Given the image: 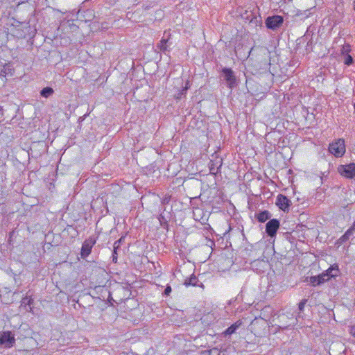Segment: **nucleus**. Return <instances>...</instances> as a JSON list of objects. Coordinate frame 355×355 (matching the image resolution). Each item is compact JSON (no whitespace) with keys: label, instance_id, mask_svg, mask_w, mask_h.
Masks as SVG:
<instances>
[{"label":"nucleus","instance_id":"f257e3e1","mask_svg":"<svg viewBox=\"0 0 355 355\" xmlns=\"http://www.w3.org/2000/svg\"><path fill=\"white\" fill-rule=\"evenodd\" d=\"M329 152L337 157H342L345 153V141L343 139H339L334 142H332L329 147Z\"/></svg>","mask_w":355,"mask_h":355},{"label":"nucleus","instance_id":"f03ea898","mask_svg":"<svg viewBox=\"0 0 355 355\" xmlns=\"http://www.w3.org/2000/svg\"><path fill=\"white\" fill-rule=\"evenodd\" d=\"M256 51L258 56H260V62L263 65H270V53L268 48L265 46H258L252 48L250 52Z\"/></svg>","mask_w":355,"mask_h":355},{"label":"nucleus","instance_id":"7ed1b4c3","mask_svg":"<svg viewBox=\"0 0 355 355\" xmlns=\"http://www.w3.org/2000/svg\"><path fill=\"white\" fill-rule=\"evenodd\" d=\"M284 22L283 17L280 15H273L268 17L265 21L266 26L271 30H276L280 27Z\"/></svg>","mask_w":355,"mask_h":355},{"label":"nucleus","instance_id":"20e7f679","mask_svg":"<svg viewBox=\"0 0 355 355\" xmlns=\"http://www.w3.org/2000/svg\"><path fill=\"white\" fill-rule=\"evenodd\" d=\"M279 226L280 223L279 220L275 218L270 219L266 225V232L267 235L270 238L275 237Z\"/></svg>","mask_w":355,"mask_h":355},{"label":"nucleus","instance_id":"39448f33","mask_svg":"<svg viewBox=\"0 0 355 355\" xmlns=\"http://www.w3.org/2000/svg\"><path fill=\"white\" fill-rule=\"evenodd\" d=\"M224 80L230 88H232L236 85V76L234 72L230 68L224 67L221 71Z\"/></svg>","mask_w":355,"mask_h":355},{"label":"nucleus","instance_id":"423d86ee","mask_svg":"<svg viewBox=\"0 0 355 355\" xmlns=\"http://www.w3.org/2000/svg\"><path fill=\"white\" fill-rule=\"evenodd\" d=\"M95 243L96 239L92 237H89L83 243L80 252L82 258L85 259L90 254L92 249Z\"/></svg>","mask_w":355,"mask_h":355},{"label":"nucleus","instance_id":"0eeeda50","mask_svg":"<svg viewBox=\"0 0 355 355\" xmlns=\"http://www.w3.org/2000/svg\"><path fill=\"white\" fill-rule=\"evenodd\" d=\"M339 172L345 178L352 179L355 176V164L351 163L345 166H340Z\"/></svg>","mask_w":355,"mask_h":355},{"label":"nucleus","instance_id":"6e6552de","mask_svg":"<svg viewBox=\"0 0 355 355\" xmlns=\"http://www.w3.org/2000/svg\"><path fill=\"white\" fill-rule=\"evenodd\" d=\"M276 205L282 211H288L291 205V202L286 196L279 194L277 197Z\"/></svg>","mask_w":355,"mask_h":355},{"label":"nucleus","instance_id":"1a4fd4ad","mask_svg":"<svg viewBox=\"0 0 355 355\" xmlns=\"http://www.w3.org/2000/svg\"><path fill=\"white\" fill-rule=\"evenodd\" d=\"M340 273L338 266L337 264H334L331 266L327 270L323 272L321 275L323 278L327 279V281L331 278L336 277L338 276Z\"/></svg>","mask_w":355,"mask_h":355},{"label":"nucleus","instance_id":"9d476101","mask_svg":"<svg viewBox=\"0 0 355 355\" xmlns=\"http://www.w3.org/2000/svg\"><path fill=\"white\" fill-rule=\"evenodd\" d=\"M15 339L10 331H4L0 336V344L11 347L15 343Z\"/></svg>","mask_w":355,"mask_h":355},{"label":"nucleus","instance_id":"9b49d317","mask_svg":"<svg viewBox=\"0 0 355 355\" xmlns=\"http://www.w3.org/2000/svg\"><path fill=\"white\" fill-rule=\"evenodd\" d=\"M221 166H222V159L216 161V162L211 160L209 165L210 174L216 175L219 172V170H220Z\"/></svg>","mask_w":355,"mask_h":355},{"label":"nucleus","instance_id":"f8f14e48","mask_svg":"<svg viewBox=\"0 0 355 355\" xmlns=\"http://www.w3.org/2000/svg\"><path fill=\"white\" fill-rule=\"evenodd\" d=\"M242 324V322L241 320H238L234 324H232L230 327H229L227 329H226L223 332V334L226 336H230L233 334H234L236 331V329L241 327Z\"/></svg>","mask_w":355,"mask_h":355},{"label":"nucleus","instance_id":"ddd939ff","mask_svg":"<svg viewBox=\"0 0 355 355\" xmlns=\"http://www.w3.org/2000/svg\"><path fill=\"white\" fill-rule=\"evenodd\" d=\"M354 233V232L352 231V229L349 228L345 233L337 240L336 244L339 245H343L349 239L350 236H352Z\"/></svg>","mask_w":355,"mask_h":355},{"label":"nucleus","instance_id":"4468645a","mask_svg":"<svg viewBox=\"0 0 355 355\" xmlns=\"http://www.w3.org/2000/svg\"><path fill=\"white\" fill-rule=\"evenodd\" d=\"M326 282H327V279L323 278L321 274L317 276H312L310 277V282L314 286L321 285Z\"/></svg>","mask_w":355,"mask_h":355},{"label":"nucleus","instance_id":"2eb2a0df","mask_svg":"<svg viewBox=\"0 0 355 355\" xmlns=\"http://www.w3.org/2000/svg\"><path fill=\"white\" fill-rule=\"evenodd\" d=\"M270 217L271 214L267 210L260 211L257 214V219L260 223L266 222L267 220L270 219Z\"/></svg>","mask_w":355,"mask_h":355},{"label":"nucleus","instance_id":"dca6fc26","mask_svg":"<svg viewBox=\"0 0 355 355\" xmlns=\"http://www.w3.org/2000/svg\"><path fill=\"white\" fill-rule=\"evenodd\" d=\"M12 70V67L10 63L3 65L0 68V76L5 77L7 74L11 73Z\"/></svg>","mask_w":355,"mask_h":355},{"label":"nucleus","instance_id":"f3484780","mask_svg":"<svg viewBox=\"0 0 355 355\" xmlns=\"http://www.w3.org/2000/svg\"><path fill=\"white\" fill-rule=\"evenodd\" d=\"M168 39L162 38L159 43L157 44V48L159 49V51L164 52L166 51H168Z\"/></svg>","mask_w":355,"mask_h":355},{"label":"nucleus","instance_id":"a211bd4d","mask_svg":"<svg viewBox=\"0 0 355 355\" xmlns=\"http://www.w3.org/2000/svg\"><path fill=\"white\" fill-rule=\"evenodd\" d=\"M54 93L53 88L46 87L43 88L40 92V95L45 98H49Z\"/></svg>","mask_w":355,"mask_h":355},{"label":"nucleus","instance_id":"6ab92c4d","mask_svg":"<svg viewBox=\"0 0 355 355\" xmlns=\"http://www.w3.org/2000/svg\"><path fill=\"white\" fill-rule=\"evenodd\" d=\"M197 282H198V279L197 277L194 275H192L189 279H185V282H184V285L186 286H196L197 285Z\"/></svg>","mask_w":355,"mask_h":355},{"label":"nucleus","instance_id":"aec40b11","mask_svg":"<svg viewBox=\"0 0 355 355\" xmlns=\"http://www.w3.org/2000/svg\"><path fill=\"white\" fill-rule=\"evenodd\" d=\"M33 302V300L28 296H26L21 300V305L24 306H31Z\"/></svg>","mask_w":355,"mask_h":355},{"label":"nucleus","instance_id":"412c9836","mask_svg":"<svg viewBox=\"0 0 355 355\" xmlns=\"http://www.w3.org/2000/svg\"><path fill=\"white\" fill-rule=\"evenodd\" d=\"M124 239H125V236H121L119 240L116 241L114 243L113 248H115V249H119V248H120L121 243L122 242H123Z\"/></svg>","mask_w":355,"mask_h":355},{"label":"nucleus","instance_id":"4be33fe9","mask_svg":"<svg viewBox=\"0 0 355 355\" xmlns=\"http://www.w3.org/2000/svg\"><path fill=\"white\" fill-rule=\"evenodd\" d=\"M158 220L162 227L168 225L167 220L164 216L159 215Z\"/></svg>","mask_w":355,"mask_h":355},{"label":"nucleus","instance_id":"5701e85b","mask_svg":"<svg viewBox=\"0 0 355 355\" xmlns=\"http://www.w3.org/2000/svg\"><path fill=\"white\" fill-rule=\"evenodd\" d=\"M307 302V300L306 299H303L302 300H301V302L298 304V309L300 311H304V306L306 305Z\"/></svg>","mask_w":355,"mask_h":355},{"label":"nucleus","instance_id":"b1692460","mask_svg":"<svg viewBox=\"0 0 355 355\" xmlns=\"http://www.w3.org/2000/svg\"><path fill=\"white\" fill-rule=\"evenodd\" d=\"M209 355H220V352L216 347H214L208 351Z\"/></svg>","mask_w":355,"mask_h":355},{"label":"nucleus","instance_id":"393cba45","mask_svg":"<svg viewBox=\"0 0 355 355\" xmlns=\"http://www.w3.org/2000/svg\"><path fill=\"white\" fill-rule=\"evenodd\" d=\"M353 62H354L353 58L351 55H347V56L346 57L345 60V64L349 66V65L352 64L353 63Z\"/></svg>","mask_w":355,"mask_h":355},{"label":"nucleus","instance_id":"a878e982","mask_svg":"<svg viewBox=\"0 0 355 355\" xmlns=\"http://www.w3.org/2000/svg\"><path fill=\"white\" fill-rule=\"evenodd\" d=\"M117 250H118V249H115V248L113 249L112 257V261L114 263L117 262Z\"/></svg>","mask_w":355,"mask_h":355},{"label":"nucleus","instance_id":"bb28decb","mask_svg":"<svg viewBox=\"0 0 355 355\" xmlns=\"http://www.w3.org/2000/svg\"><path fill=\"white\" fill-rule=\"evenodd\" d=\"M171 287L168 285L166 286L164 291V295H169V294L171 293Z\"/></svg>","mask_w":355,"mask_h":355},{"label":"nucleus","instance_id":"cd10ccee","mask_svg":"<svg viewBox=\"0 0 355 355\" xmlns=\"http://www.w3.org/2000/svg\"><path fill=\"white\" fill-rule=\"evenodd\" d=\"M349 333L353 337L355 338V325L349 327Z\"/></svg>","mask_w":355,"mask_h":355},{"label":"nucleus","instance_id":"c85d7f7f","mask_svg":"<svg viewBox=\"0 0 355 355\" xmlns=\"http://www.w3.org/2000/svg\"><path fill=\"white\" fill-rule=\"evenodd\" d=\"M350 51V46L349 45H345L343 46V52H349Z\"/></svg>","mask_w":355,"mask_h":355},{"label":"nucleus","instance_id":"c756f323","mask_svg":"<svg viewBox=\"0 0 355 355\" xmlns=\"http://www.w3.org/2000/svg\"><path fill=\"white\" fill-rule=\"evenodd\" d=\"M349 228L352 229V231H355V220L354 221L352 225Z\"/></svg>","mask_w":355,"mask_h":355},{"label":"nucleus","instance_id":"7c9ffc66","mask_svg":"<svg viewBox=\"0 0 355 355\" xmlns=\"http://www.w3.org/2000/svg\"><path fill=\"white\" fill-rule=\"evenodd\" d=\"M188 84H189V83H187V85H186L185 87L182 89V92H186L188 89Z\"/></svg>","mask_w":355,"mask_h":355},{"label":"nucleus","instance_id":"2f4dec72","mask_svg":"<svg viewBox=\"0 0 355 355\" xmlns=\"http://www.w3.org/2000/svg\"><path fill=\"white\" fill-rule=\"evenodd\" d=\"M354 10H355V0H354Z\"/></svg>","mask_w":355,"mask_h":355},{"label":"nucleus","instance_id":"473e14b6","mask_svg":"<svg viewBox=\"0 0 355 355\" xmlns=\"http://www.w3.org/2000/svg\"><path fill=\"white\" fill-rule=\"evenodd\" d=\"M167 202V200L164 199L163 202Z\"/></svg>","mask_w":355,"mask_h":355},{"label":"nucleus","instance_id":"72a5a7b5","mask_svg":"<svg viewBox=\"0 0 355 355\" xmlns=\"http://www.w3.org/2000/svg\"><path fill=\"white\" fill-rule=\"evenodd\" d=\"M167 202V200L164 199L163 202Z\"/></svg>","mask_w":355,"mask_h":355},{"label":"nucleus","instance_id":"f704fd0d","mask_svg":"<svg viewBox=\"0 0 355 355\" xmlns=\"http://www.w3.org/2000/svg\"><path fill=\"white\" fill-rule=\"evenodd\" d=\"M167 202V200L164 199L163 202Z\"/></svg>","mask_w":355,"mask_h":355}]
</instances>
